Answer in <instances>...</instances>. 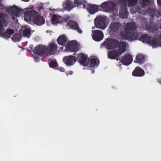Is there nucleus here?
Listing matches in <instances>:
<instances>
[{
	"instance_id": "1",
	"label": "nucleus",
	"mask_w": 161,
	"mask_h": 161,
	"mask_svg": "<svg viewBox=\"0 0 161 161\" xmlns=\"http://www.w3.org/2000/svg\"><path fill=\"white\" fill-rule=\"evenodd\" d=\"M32 7L26 8L25 11H26L25 14V20L29 23L32 21L35 24L41 25L44 24L45 19L41 16L38 14L33 9H32Z\"/></svg>"
},
{
	"instance_id": "2",
	"label": "nucleus",
	"mask_w": 161,
	"mask_h": 161,
	"mask_svg": "<svg viewBox=\"0 0 161 161\" xmlns=\"http://www.w3.org/2000/svg\"><path fill=\"white\" fill-rule=\"evenodd\" d=\"M136 26L135 24L132 23H129L125 28V31L121 33V37L124 39L130 41L137 39L136 36L137 34L133 33V31L136 28Z\"/></svg>"
},
{
	"instance_id": "3",
	"label": "nucleus",
	"mask_w": 161,
	"mask_h": 161,
	"mask_svg": "<svg viewBox=\"0 0 161 161\" xmlns=\"http://www.w3.org/2000/svg\"><path fill=\"white\" fill-rule=\"evenodd\" d=\"M126 45L123 42H120L119 45V48L117 51H110L108 53V57L109 58L114 59L119 54L124 52L126 50Z\"/></svg>"
},
{
	"instance_id": "4",
	"label": "nucleus",
	"mask_w": 161,
	"mask_h": 161,
	"mask_svg": "<svg viewBox=\"0 0 161 161\" xmlns=\"http://www.w3.org/2000/svg\"><path fill=\"white\" fill-rule=\"evenodd\" d=\"M70 18L69 16L62 17L59 15L53 14L52 18V24L56 25L58 24H63L66 22Z\"/></svg>"
},
{
	"instance_id": "5",
	"label": "nucleus",
	"mask_w": 161,
	"mask_h": 161,
	"mask_svg": "<svg viewBox=\"0 0 161 161\" xmlns=\"http://www.w3.org/2000/svg\"><path fill=\"white\" fill-rule=\"evenodd\" d=\"M141 41L143 42L149 44L153 48H156L159 45L157 39L151 38L146 35H144L142 36Z\"/></svg>"
},
{
	"instance_id": "6",
	"label": "nucleus",
	"mask_w": 161,
	"mask_h": 161,
	"mask_svg": "<svg viewBox=\"0 0 161 161\" xmlns=\"http://www.w3.org/2000/svg\"><path fill=\"white\" fill-rule=\"evenodd\" d=\"M95 24L96 27L103 30H104L107 26V24L105 17H97L95 19Z\"/></svg>"
},
{
	"instance_id": "7",
	"label": "nucleus",
	"mask_w": 161,
	"mask_h": 161,
	"mask_svg": "<svg viewBox=\"0 0 161 161\" xmlns=\"http://www.w3.org/2000/svg\"><path fill=\"white\" fill-rule=\"evenodd\" d=\"M21 11L20 9L15 6L9 7L7 8V12L12 16V18L13 19H14L16 17L18 16Z\"/></svg>"
},
{
	"instance_id": "8",
	"label": "nucleus",
	"mask_w": 161,
	"mask_h": 161,
	"mask_svg": "<svg viewBox=\"0 0 161 161\" xmlns=\"http://www.w3.org/2000/svg\"><path fill=\"white\" fill-rule=\"evenodd\" d=\"M99 64V60L97 58L92 57L88 60V65L86 66L88 69H92L98 66Z\"/></svg>"
},
{
	"instance_id": "9",
	"label": "nucleus",
	"mask_w": 161,
	"mask_h": 161,
	"mask_svg": "<svg viewBox=\"0 0 161 161\" xmlns=\"http://www.w3.org/2000/svg\"><path fill=\"white\" fill-rule=\"evenodd\" d=\"M46 49L47 55H50L55 54L57 53L58 47L55 43L52 42L48 45Z\"/></svg>"
},
{
	"instance_id": "10",
	"label": "nucleus",
	"mask_w": 161,
	"mask_h": 161,
	"mask_svg": "<svg viewBox=\"0 0 161 161\" xmlns=\"http://www.w3.org/2000/svg\"><path fill=\"white\" fill-rule=\"evenodd\" d=\"M92 39L95 41L99 42L103 38V34L101 31L98 30H92Z\"/></svg>"
},
{
	"instance_id": "11",
	"label": "nucleus",
	"mask_w": 161,
	"mask_h": 161,
	"mask_svg": "<svg viewBox=\"0 0 161 161\" xmlns=\"http://www.w3.org/2000/svg\"><path fill=\"white\" fill-rule=\"evenodd\" d=\"M79 44L75 41H71L69 42L67 45V48L71 52L77 51L79 48Z\"/></svg>"
},
{
	"instance_id": "12",
	"label": "nucleus",
	"mask_w": 161,
	"mask_h": 161,
	"mask_svg": "<svg viewBox=\"0 0 161 161\" xmlns=\"http://www.w3.org/2000/svg\"><path fill=\"white\" fill-rule=\"evenodd\" d=\"M118 44V42L116 40L112 39H108L103 44L101 47L105 45L109 48H113L115 47Z\"/></svg>"
},
{
	"instance_id": "13",
	"label": "nucleus",
	"mask_w": 161,
	"mask_h": 161,
	"mask_svg": "<svg viewBox=\"0 0 161 161\" xmlns=\"http://www.w3.org/2000/svg\"><path fill=\"white\" fill-rule=\"evenodd\" d=\"M121 62L125 65H128L130 64L133 61L132 55L128 53L125 55L120 59Z\"/></svg>"
},
{
	"instance_id": "14",
	"label": "nucleus",
	"mask_w": 161,
	"mask_h": 161,
	"mask_svg": "<svg viewBox=\"0 0 161 161\" xmlns=\"http://www.w3.org/2000/svg\"><path fill=\"white\" fill-rule=\"evenodd\" d=\"M63 61L67 65L72 66L75 64L76 61V59L73 56H66L64 58Z\"/></svg>"
},
{
	"instance_id": "15",
	"label": "nucleus",
	"mask_w": 161,
	"mask_h": 161,
	"mask_svg": "<svg viewBox=\"0 0 161 161\" xmlns=\"http://www.w3.org/2000/svg\"><path fill=\"white\" fill-rule=\"evenodd\" d=\"M78 58L80 64L84 66L88 65V60H87V56L83 53L79 54Z\"/></svg>"
},
{
	"instance_id": "16",
	"label": "nucleus",
	"mask_w": 161,
	"mask_h": 161,
	"mask_svg": "<svg viewBox=\"0 0 161 161\" xmlns=\"http://www.w3.org/2000/svg\"><path fill=\"white\" fill-rule=\"evenodd\" d=\"M35 53L38 55H42L45 53L47 54V49L43 45H39L35 47Z\"/></svg>"
},
{
	"instance_id": "17",
	"label": "nucleus",
	"mask_w": 161,
	"mask_h": 161,
	"mask_svg": "<svg viewBox=\"0 0 161 161\" xmlns=\"http://www.w3.org/2000/svg\"><path fill=\"white\" fill-rule=\"evenodd\" d=\"M101 7L103 8V10L108 12L113 8L114 4L109 2H105L101 4Z\"/></svg>"
},
{
	"instance_id": "18",
	"label": "nucleus",
	"mask_w": 161,
	"mask_h": 161,
	"mask_svg": "<svg viewBox=\"0 0 161 161\" xmlns=\"http://www.w3.org/2000/svg\"><path fill=\"white\" fill-rule=\"evenodd\" d=\"M67 25L70 28L76 30L77 31L80 33H81L82 31L79 28L78 24L73 20H69L67 23Z\"/></svg>"
},
{
	"instance_id": "19",
	"label": "nucleus",
	"mask_w": 161,
	"mask_h": 161,
	"mask_svg": "<svg viewBox=\"0 0 161 161\" xmlns=\"http://www.w3.org/2000/svg\"><path fill=\"white\" fill-rule=\"evenodd\" d=\"M99 6L94 4H89L86 7L88 11L91 14H94L98 11Z\"/></svg>"
},
{
	"instance_id": "20",
	"label": "nucleus",
	"mask_w": 161,
	"mask_h": 161,
	"mask_svg": "<svg viewBox=\"0 0 161 161\" xmlns=\"http://www.w3.org/2000/svg\"><path fill=\"white\" fill-rule=\"evenodd\" d=\"M63 6L65 10L68 11H70L74 7L72 2L70 0H67L64 1L63 4Z\"/></svg>"
},
{
	"instance_id": "21",
	"label": "nucleus",
	"mask_w": 161,
	"mask_h": 161,
	"mask_svg": "<svg viewBox=\"0 0 161 161\" xmlns=\"http://www.w3.org/2000/svg\"><path fill=\"white\" fill-rule=\"evenodd\" d=\"M132 75L135 76H142L144 75V70L139 67H136L132 72Z\"/></svg>"
},
{
	"instance_id": "22",
	"label": "nucleus",
	"mask_w": 161,
	"mask_h": 161,
	"mask_svg": "<svg viewBox=\"0 0 161 161\" xmlns=\"http://www.w3.org/2000/svg\"><path fill=\"white\" fill-rule=\"evenodd\" d=\"M74 4L79 8H81L82 6L83 8H86V3L83 0H75Z\"/></svg>"
},
{
	"instance_id": "23",
	"label": "nucleus",
	"mask_w": 161,
	"mask_h": 161,
	"mask_svg": "<svg viewBox=\"0 0 161 161\" xmlns=\"http://www.w3.org/2000/svg\"><path fill=\"white\" fill-rule=\"evenodd\" d=\"M7 16L2 13H0V29H2L3 27V23L4 25L7 26L8 25L7 22L5 21Z\"/></svg>"
},
{
	"instance_id": "24",
	"label": "nucleus",
	"mask_w": 161,
	"mask_h": 161,
	"mask_svg": "<svg viewBox=\"0 0 161 161\" xmlns=\"http://www.w3.org/2000/svg\"><path fill=\"white\" fill-rule=\"evenodd\" d=\"M14 33V31L12 29H8L7 30L6 34H3L0 31V36L3 37L6 39L10 38V35Z\"/></svg>"
},
{
	"instance_id": "25",
	"label": "nucleus",
	"mask_w": 161,
	"mask_h": 161,
	"mask_svg": "<svg viewBox=\"0 0 161 161\" xmlns=\"http://www.w3.org/2000/svg\"><path fill=\"white\" fill-rule=\"evenodd\" d=\"M67 38L64 35H61L59 36L57 39L58 43L61 45H64L67 41Z\"/></svg>"
},
{
	"instance_id": "26",
	"label": "nucleus",
	"mask_w": 161,
	"mask_h": 161,
	"mask_svg": "<svg viewBox=\"0 0 161 161\" xmlns=\"http://www.w3.org/2000/svg\"><path fill=\"white\" fill-rule=\"evenodd\" d=\"M24 35L27 37H29L31 36L30 29L29 27H26L23 30Z\"/></svg>"
},
{
	"instance_id": "27",
	"label": "nucleus",
	"mask_w": 161,
	"mask_h": 161,
	"mask_svg": "<svg viewBox=\"0 0 161 161\" xmlns=\"http://www.w3.org/2000/svg\"><path fill=\"white\" fill-rule=\"evenodd\" d=\"M144 59V57L142 55H139L136 57V59L134 60L136 63H141Z\"/></svg>"
},
{
	"instance_id": "28",
	"label": "nucleus",
	"mask_w": 161,
	"mask_h": 161,
	"mask_svg": "<svg viewBox=\"0 0 161 161\" xmlns=\"http://www.w3.org/2000/svg\"><path fill=\"white\" fill-rule=\"evenodd\" d=\"M128 12L126 10H125L124 12H120L119 13V15L120 17L121 18L124 19L127 17L128 16Z\"/></svg>"
},
{
	"instance_id": "29",
	"label": "nucleus",
	"mask_w": 161,
	"mask_h": 161,
	"mask_svg": "<svg viewBox=\"0 0 161 161\" xmlns=\"http://www.w3.org/2000/svg\"><path fill=\"white\" fill-rule=\"evenodd\" d=\"M12 40L14 42H19L20 40V36L19 34H15L12 38Z\"/></svg>"
},
{
	"instance_id": "30",
	"label": "nucleus",
	"mask_w": 161,
	"mask_h": 161,
	"mask_svg": "<svg viewBox=\"0 0 161 161\" xmlns=\"http://www.w3.org/2000/svg\"><path fill=\"white\" fill-rule=\"evenodd\" d=\"M119 25L118 24L114 23L111 24L110 26V28L112 30H115L118 29Z\"/></svg>"
},
{
	"instance_id": "31",
	"label": "nucleus",
	"mask_w": 161,
	"mask_h": 161,
	"mask_svg": "<svg viewBox=\"0 0 161 161\" xmlns=\"http://www.w3.org/2000/svg\"><path fill=\"white\" fill-rule=\"evenodd\" d=\"M137 2V0H129L128 4L129 6H131L136 4Z\"/></svg>"
},
{
	"instance_id": "32",
	"label": "nucleus",
	"mask_w": 161,
	"mask_h": 161,
	"mask_svg": "<svg viewBox=\"0 0 161 161\" xmlns=\"http://www.w3.org/2000/svg\"><path fill=\"white\" fill-rule=\"evenodd\" d=\"M150 15L153 17L154 15H157V13L158 12V11L157 10H150Z\"/></svg>"
},
{
	"instance_id": "33",
	"label": "nucleus",
	"mask_w": 161,
	"mask_h": 161,
	"mask_svg": "<svg viewBox=\"0 0 161 161\" xmlns=\"http://www.w3.org/2000/svg\"><path fill=\"white\" fill-rule=\"evenodd\" d=\"M57 64V62L56 60H53L51 61L49 64V66L50 67H53L55 66Z\"/></svg>"
},
{
	"instance_id": "34",
	"label": "nucleus",
	"mask_w": 161,
	"mask_h": 161,
	"mask_svg": "<svg viewBox=\"0 0 161 161\" xmlns=\"http://www.w3.org/2000/svg\"><path fill=\"white\" fill-rule=\"evenodd\" d=\"M150 1V0H141L142 3L144 5H147V3Z\"/></svg>"
},
{
	"instance_id": "35",
	"label": "nucleus",
	"mask_w": 161,
	"mask_h": 161,
	"mask_svg": "<svg viewBox=\"0 0 161 161\" xmlns=\"http://www.w3.org/2000/svg\"><path fill=\"white\" fill-rule=\"evenodd\" d=\"M73 74V72L72 71L69 70L67 72L66 74L67 76L72 75Z\"/></svg>"
},
{
	"instance_id": "36",
	"label": "nucleus",
	"mask_w": 161,
	"mask_h": 161,
	"mask_svg": "<svg viewBox=\"0 0 161 161\" xmlns=\"http://www.w3.org/2000/svg\"><path fill=\"white\" fill-rule=\"evenodd\" d=\"M58 69L59 70V71L62 72H64L65 71L64 69L61 67H58Z\"/></svg>"
},
{
	"instance_id": "37",
	"label": "nucleus",
	"mask_w": 161,
	"mask_h": 161,
	"mask_svg": "<svg viewBox=\"0 0 161 161\" xmlns=\"http://www.w3.org/2000/svg\"><path fill=\"white\" fill-rule=\"evenodd\" d=\"M34 58L35 59V60L36 62H37L38 61L39 58L37 56H34Z\"/></svg>"
},
{
	"instance_id": "38",
	"label": "nucleus",
	"mask_w": 161,
	"mask_h": 161,
	"mask_svg": "<svg viewBox=\"0 0 161 161\" xmlns=\"http://www.w3.org/2000/svg\"><path fill=\"white\" fill-rule=\"evenodd\" d=\"M158 3L161 5V0H157Z\"/></svg>"
},
{
	"instance_id": "39",
	"label": "nucleus",
	"mask_w": 161,
	"mask_h": 161,
	"mask_svg": "<svg viewBox=\"0 0 161 161\" xmlns=\"http://www.w3.org/2000/svg\"><path fill=\"white\" fill-rule=\"evenodd\" d=\"M158 43L159 44L158 46L161 47V42H160L159 40H158Z\"/></svg>"
},
{
	"instance_id": "40",
	"label": "nucleus",
	"mask_w": 161,
	"mask_h": 161,
	"mask_svg": "<svg viewBox=\"0 0 161 161\" xmlns=\"http://www.w3.org/2000/svg\"><path fill=\"white\" fill-rule=\"evenodd\" d=\"M22 1H25V2H28L30 0H21Z\"/></svg>"
},
{
	"instance_id": "41",
	"label": "nucleus",
	"mask_w": 161,
	"mask_h": 161,
	"mask_svg": "<svg viewBox=\"0 0 161 161\" xmlns=\"http://www.w3.org/2000/svg\"><path fill=\"white\" fill-rule=\"evenodd\" d=\"M121 64H119V67L121 69Z\"/></svg>"
},
{
	"instance_id": "42",
	"label": "nucleus",
	"mask_w": 161,
	"mask_h": 161,
	"mask_svg": "<svg viewBox=\"0 0 161 161\" xmlns=\"http://www.w3.org/2000/svg\"><path fill=\"white\" fill-rule=\"evenodd\" d=\"M94 71H93V70H92V72L91 73H94Z\"/></svg>"
},
{
	"instance_id": "43",
	"label": "nucleus",
	"mask_w": 161,
	"mask_h": 161,
	"mask_svg": "<svg viewBox=\"0 0 161 161\" xmlns=\"http://www.w3.org/2000/svg\"><path fill=\"white\" fill-rule=\"evenodd\" d=\"M95 28V27H92V29H94Z\"/></svg>"
},
{
	"instance_id": "44",
	"label": "nucleus",
	"mask_w": 161,
	"mask_h": 161,
	"mask_svg": "<svg viewBox=\"0 0 161 161\" xmlns=\"http://www.w3.org/2000/svg\"><path fill=\"white\" fill-rule=\"evenodd\" d=\"M160 83L161 84V80L160 81Z\"/></svg>"
},
{
	"instance_id": "45",
	"label": "nucleus",
	"mask_w": 161,
	"mask_h": 161,
	"mask_svg": "<svg viewBox=\"0 0 161 161\" xmlns=\"http://www.w3.org/2000/svg\"><path fill=\"white\" fill-rule=\"evenodd\" d=\"M160 28L161 29V26L160 27Z\"/></svg>"
}]
</instances>
